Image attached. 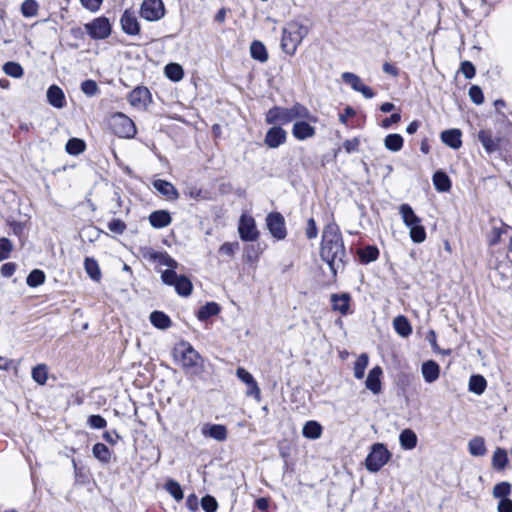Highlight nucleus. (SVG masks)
Returning a JSON list of instances; mask_svg holds the SVG:
<instances>
[{
  "instance_id": "7",
  "label": "nucleus",
  "mask_w": 512,
  "mask_h": 512,
  "mask_svg": "<svg viewBox=\"0 0 512 512\" xmlns=\"http://www.w3.org/2000/svg\"><path fill=\"white\" fill-rule=\"evenodd\" d=\"M110 127L113 133L120 138L131 139L137 133L135 123L121 112H117L112 115L110 119Z\"/></svg>"
},
{
  "instance_id": "47",
  "label": "nucleus",
  "mask_w": 512,
  "mask_h": 512,
  "mask_svg": "<svg viewBox=\"0 0 512 512\" xmlns=\"http://www.w3.org/2000/svg\"><path fill=\"white\" fill-rule=\"evenodd\" d=\"M44 281L45 273L40 269L32 270L26 278V283L29 287H38L39 285L43 284Z\"/></svg>"
},
{
  "instance_id": "16",
  "label": "nucleus",
  "mask_w": 512,
  "mask_h": 512,
  "mask_svg": "<svg viewBox=\"0 0 512 512\" xmlns=\"http://www.w3.org/2000/svg\"><path fill=\"white\" fill-rule=\"evenodd\" d=\"M153 187L168 200H177L179 198V192L175 186L166 180L157 179L152 183Z\"/></svg>"
},
{
  "instance_id": "63",
  "label": "nucleus",
  "mask_w": 512,
  "mask_h": 512,
  "mask_svg": "<svg viewBox=\"0 0 512 512\" xmlns=\"http://www.w3.org/2000/svg\"><path fill=\"white\" fill-rule=\"evenodd\" d=\"M360 141L358 138L348 139L343 143V147L347 153L356 152L358 150Z\"/></svg>"
},
{
  "instance_id": "62",
  "label": "nucleus",
  "mask_w": 512,
  "mask_h": 512,
  "mask_svg": "<svg viewBox=\"0 0 512 512\" xmlns=\"http://www.w3.org/2000/svg\"><path fill=\"white\" fill-rule=\"evenodd\" d=\"M318 235V228L313 218H309L306 227V236L308 239H314Z\"/></svg>"
},
{
  "instance_id": "28",
  "label": "nucleus",
  "mask_w": 512,
  "mask_h": 512,
  "mask_svg": "<svg viewBox=\"0 0 512 512\" xmlns=\"http://www.w3.org/2000/svg\"><path fill=\"white\" fill-rule=\"evenodd\" d=\"M399 442L403 449L411 450L417 446L418 438L411 429H404L399 435Z\"/></svg>"
},
{
  "instance_id": "3",
  "label": "nucleus",
  "mask_w": 512,
  "mask_h": 512,
  "mask_svg": "<svg viewBox=\"0 0 512 512\" xmlns=\"http://www.w3.org/2000/svg\"><path fill=\"white\" fill-rule=\"evenodd\" d=\"M309 117V110L301 105L295 104L291 108L273 107L266 113V122L268 124H288L295 119H304Z\"/></svg>"
},
{
  "instance_id": "40",
  "label": "nucleus",
  "mask_w": 512,
  "mask_h": 512,
  "mask_svg": "<svg viewBox=\"0 0 512 512\" xmlns=\"http://www.w3.org/2000/svg\"><path fill=\"white\" fill-rule=\"evenodd\" d=\"M86 149V143L80 138H71L65 145V150L70 155H79Z\"/></svg>"
},
{
  "instance_id": "42",
  "label": "nucleus",
  "mask_w": 512,
  "mask_h": 512,
  "mask_svg": "<svg viewBox=\"0 0 512 512\" xmlns=\"http://www.w3.org/2000/svg\"><path fill=\"white\" fill-rule=\"evenodd\" d=\"M84 268L91 279L95 281H98L100 279V268L98 262L94 258L86 257L84 261Z\"/></svg>"
},
{
  "instance_id": "29",
  "label": "nucleus",
  "mask_w": 512,
  "mask_h": 512,
  "mask_svg": "<svg viewBox=\"0 0 512 512\" xmlns=\"http://www.w3.org/2000/svg\"><path fill=\"white\" fill-rule=\"evenodd\" d=\"M393 327L394 330L403 338L410 336L412 333V326L408 319L403 315H399L394 318Z\"/></svg>"
},
{
  "instance_id": "59",
  "label": "nucleus",
  "mask_w": 512,
  "mask_h": 512,
  "mask_svg": "<svg viewBox=\"0 0 512 512\" xmlns=\"http://www.w3.org/2000/svg\"><path fill=\"white\" fill-rule=\"evenodd\" d=\"M126 224L124 221H122L121 219H112L109 223H108V229L113 232V233H116L118 235H121L124 233V231L126 230Z\"/></svg>"
},
{
  "instance_id": "26",
  "label": "nucleus",
  "mask_w": 512,
  "mask_h": 512,
  "mask_svg": "<svg viewBox=\"0 0 512 512\" xmlns=\"http://www.w3.org/2000/svg\"><path fill=\"white\" fill-rule=\"evenodd\" d=\"M399 213L404 224L408 228L421 223V219L415 214L414 210L409 204H402L399 208Z\"/></svg>"
},
{
  "instance_id": "11",
  "label": "nucleus",
  "mask_w": 512,
  "mask_h": 512,
  "mask_svg": "<svg viewBox=\"0 0 512 512\" xmlns=\"http://www.w3.org/2000/svg\"><path fill=\"white\" fill-rule=\"evenodd\" d=\"M267 227L272 236L278 240H282L286 237L285 220L281 213L272 212L269 213L267 218Z\"/></svg>"
},
{
  "instance_id": "35",
  "label": "nucleus",
  "mask_w": 512,
  "mask_h": 512,
  "mask_svg": "<svg viewBox=\"0 0 512 512\" xmlns=\"http://www.w3.org/2000/svg\"><path fill=\"white\" fill-rule=\"evenodd\" d=\"M93 456L103 464H108L111 460V451L103 443H96L92 448Z\"/></svg>"
},
{
  "instance_id": "25",
  "label": "nucleus",
  "mask_w": 512,
  "mask_h": 512,
  "mask_svg": "<svg viewBox=\"0 0 512 512\" xmlns=\"http://www.w3.org/2000/svg\"><path fill=\"white\" fill-rule=\"evenodd\" d=\"M149 320L155 328L160 330H166L172 326L170 317L162 311H153L149 316Z\"/></svg>"
},
{
  "instance_id": "21",
  "label": "nucleus",
  "mask_w": 512,
  "mask_h": 512,
  "mask_svg": "<svg viewBox=\"0 0 512 512\" xmlns=\"http://www.w3.org/2000/svg\"><path fill=\"white\" fill-rule=\"evenodd\" d=\"M292 134L297 140L303 141L315 135V128L306 121H296L292 128Z\"/></svg>"
},
{
  "instance_id": "50",
  "label": "nucleus",
  "mask_w": 512,
  "mask_h": 512,
  "mask_svg": "<svg viewBox=\"0 0 512 512\" xmlns=\"http://www.w3.org/2000/svg\"><path fill=\"white\" fill-rule=\"evenodd\" d=\"M342 80L346 84L350 85L351 88L356 92H358L360 87H362V85L364 84L361 78L352 72H344L342 74Z\"/></svg>"
},
{
  "instance_id": "57",
  "label": "nucleus",
  "mask_w": 512,
  "mask_h": 512,
  "mask_svg": "<svg viewBox=\"0 0 512 512\" xmlns=\"http://www.w3.org/2000/svg\"><path fill=\"white\" fill-rule=\"evenodd\" d=\"M87 424L93 429H103L107 426V421L101 415H90Z\"/></svg>"
},
{
  "instance_id": "23",
  "label": "nucleus",
  "mask_w": 512,
  "mask_h": 512,
  "mask_svg": "<svg viewBox=\"0 0 512 512\" xmlns=\"http://www.w3.org/2000/svg\"><path fill=\"white\" fill-rule=\"evenodd\" d=\"M462 132L459 129H448L441 133V140L452 149H459L462 145Z\"/></svg>"
},
{
  "instance_id": "18",
  "label": "nucleus",
  "mask_w": 512,
  "mask_h": 512,
  "mask_svg": "<svg viewBox=\"0 0 512 512\" xmlns=\"http://www.w3.org/2000/svg\"><path fill=\"white\" fill-rule=\"evenodd\" d=\"M203 436L215 439L217 441H225L227 439V429L221 424H206L201 430Z\"/></svg>"
},
{
  "instance_id": "56",
  "label": "nucleus",
  "mask_w": 512,
  "mask_h": 512,
  "mask_svg": "<svg viewBox=\"0 0 512 512\" xmlns=\"http://www.w3.org/2000/svg\"><path fill=\"white\" fill-rule=\"evenodd\" d=\"M13 246L8 238H0V261L9 258Z\"/></svg>"
},
{
  "instance_id": "45",
  "label": "nucleus",
  "mask_w": 512,
  "mask_h": 512,
  "mask_svg": "<svg viewBox=\"0 0 512 512\" xmlns=\"http://www.w3.org/2000/svg\"><path fill=\"white\" fill-rule=\"evenodd\" d=\"M32 378L39 385H44L48 378V370L45 364H38L32 369Z\"/></svg>"
},
{
  "instance_id": "61",
  "label": "nucleus",
  "mask_w": 512,
  "mask_h": 512,
  "mask_svg": "<svg viewBox=\"0 0 512 512\" xmlns=\"http://www.w3.org/2000/svg\"><path fill=\"white\" fill-rule=\"evenodd\" d=\"M236 375L246 385L251 384L252 382L255 381L253 375L242 367L237 368Z\"/></svg>"
},
{
  "instance_id": "54",
  "label": "nucleus",
  "mask_w": 512,
  "mask_h": 512,
  "mask_svg": "<svg viewBox=\"0 0 512 512\" xmlns=\"http://www.w3.org/2000/svg\"><path fill=\"white\" fill-rule=\"evenodd\" d=\"M201 506L205 512H216L218 509L217 500L211 495H205L201 499Z\"/></svg>"
},
{
  "instance_id": "64",
  "label": "nucleus",
  "mask_w": 512,
  "mask_h": 512,
  "mask_svg": "<svg viewBox=\"0 0 512 512\" xmlns=\"http://www.w3.org/2000/svg\"><path fill=\"white\" fill-rule=\"evenodd\" d=\"M498 512H512V500L501 499L497 505Z\"/></svg>"
},
{
  "instance_id": "41",
  "label": "nucleus",
  "mask_w": 512,
  "mask_h": 512,
  "mask_svg": "<svg viewBox=\"0 0 512 512\" xmlns=\"http://www.w3.org/2000/svg\"><path fill=\"white\" fill-rule=\"evenodd\" d=\"M165 75L168 79L177 82L184 76V71L181 65L177 63H169L165 66Z\"/></svg>"
},
{
  "instance_id": "39",
  "label": "nucleus",
  "mask_w": 512,
  "mask_h": 512,
  "mask_svg": "<svg viewBox=\"0 0 512 512\" xmlns=\"http://www.w3.org/2000/svg\"><path fill=\"white\" fill-rule=\"evenodd\" d=\"M486 386V379L482 375H472L469 379V390L477 395L484 393Z\"/></svg>"
},
{
  "instance_id": "55",
  "label": "nucleus",
  "mask_w": 512,
  "mask_h": 512,
  "mask_svg": "<svg viewBox=\"0 0 512 512\" xmlns=\"http://www.w3.org/2000/svg\"><path fill=\"white\" fill-rule=\"evenodd\" d=\"M469 97L473 103L480 105L484 102V95L482 89L478 85H472L469 88Z\"/></svg>"
},
{
  "instance_id": "38",
  "label": "nucleus",
  "mask_w": 512,
  "mask_h": 512,
  "mask_svg": "<svg viewBox=\"0 0 512 512\" xmlns=\"http://www.w3.org/2000/svg\"><path fill=\"white\" fill-rule=\"evenodd\" d=\"M508 463V456L505 449L498 447L492 457V466L495 470H503Z\"/></svg>"
},
{
  "instance_id": "32",
  "label": "nucleus",
  "mask_w": 512,
  "mask_h": 512,
  "mask_svg": "<svg viewBox=\"0 0 512 512\" xmlns=\"http://www.w3.org/2000/svg\"><path fill=\"white\" fill-rule=\"evenodd\" d=\"M150 259L158 262L160 265L167 266L168 269H172L174 271L178 266L177 261L173 259L167 252H152Z\"/></svg>"
},
{
  "instance_id": "14",
  "label": "nucleus",
  "mask_w": 512,
  "mask_h": 512,
  "mask_svg": "<svg viewBox=\"0 0 512 512\" xmlns=\"http://www.w3.org/2000/svg\"><path fill=\"white\" fill-rule=\"evenodd\" d=\"M286 137L287 133L283 128L280 126H274L267 131L264 143L269 148L274 149L283 144L286 141Z\"/></svg>"
},
{
  "instance_id": "46",
  "label": "nucleus",
  "mask_w": 512,
  "mask_h": 512,
  "mask_svg": "<svg viewBox=\"0 0 512 512\" xmlns=\"http://www.w3.org/2000/svg\"><path fill=\"white\" fill-rule=\"evenodd\" d=\"M165 489L176 501H181L184 497L180 484L173 479L166 482Z\"/></svg>"
},
{
  "instance_id": "8",
  "label": "nucleus",
  "mask_w": 512,
  "mask_h": 512,
  "mask_svg": "<svg viewBox=\"0 0 512 512\" xmlns=\"http://www.w3.org/2000/svg\"><path fill=\"white\" fill-rule=\"evenodd\" d=\"M86 32L94 40H104L111 34L112 27L108 18L97 17L84 25Z\"/></svg>"
},
{
  "instance_id": "2",
  "label": "nucleus",
  "mask_w": 512,
  "mask_h": 512,
  "mask_svg": "<svg viewBox=\"0 0 512 512\" xmlns=\"http://www.w3.org/2000/svg\"><path fill=\"white\" fill-rule=\"evenodd\" d=\"M308 35V28L298 21H290L283 28L281 48L292 56L295 54L297 47L302 43L303 39Z\"/></svg>"
},
{
  "instance_id": "15",
  "label": "nucleus",
  "mask_w": 512,
  "mask_h": 512,
  "mask_svg": "<svg viewBox=\"0 0 512 512\" xmlns=\"http://www.w3.org/2000/svg\"><path fill=\"white\" fill-rule=\"evenodd\" d=\"M478 140L488 154L496 152L500 147L499 138L494 137L489 130L479 131Z\"/></svg>"
},
{
  "instance_id": "20",
  "label": "nucleus",
  "mask_w": 512,
  "mask_h": 512,
  "mask_svg": "<svg viewBox=\"0 0 512 512\" xmlns=\"http://www.w3.org/2000/svg\"><path fill=\"white\" fill-rule=\"evenodd\" d=\"M351 296L349 293L332 294L331 303L334 311L340 312L342 315H347L350 310Z\"/></svg>"
},
{
  "instance_id": "36",
  "label": "nucleus",
  "mask_w": 512,
  "mask_h": 512,
  "mask_svg": "<svg viewBox=\"0 0 512 512\" xmlns=\"http://www.w3.org/2000/svg\"><path fill=\"white\" fill-rule=\"evenodd\" d=\"M468 449L470 454L476 457L484 456L487 452L485 441L480 436H476L469 441Z\"/></svg>"
},
{
  "instance_id": "9",
  "label": "nucleus",
  "mask_w": 512,
  "mask_h": 512,
  "mask_svg": "<svg viewBox=\"0 0 512 512\" xmlns=\"http://www.w3.org/2000/svg\"><path fill=\"white\" fill-rule=\"evenodd\" d=\"M165 15L162 0H143L140 7V16L147 21H158Z\"/></svg>"
},
{
  "instance_id": "31",
  "label": "nucleus",
  "mask_w": 512,
  "mask_h": 512,
  "mask_svg": "<svg viewBox=\"0 0 512 512\" xmlns=\"http://www.w3.org/2000/svg\"><path fill=\"white\" fill-rule=\"evenodd\" d=\"M250 54L253 59L258 60L261 63H264L268 60L267 49L261 41L254 40L251 43Z\"/></svg>"
},
{
  "instance_id": "52",
  "label": "nucleus",
  "mask_w": 512,
  "mask_h": 512,
  "mask_svg": "<svg viewBox=\"0 0 512 512\" xmlns=\"http://www.w3.org/2000/svg\"><path fill=\"white\" fill-rule=\"evenodd\" d=\"M81 91L88 97H92L99 93V87L96 81L87 79L81 83Z\"/></svg>"
},
{
  "instance_id": "53",
  "label": "nucleus",
  "mask_w": 512,
  "mask_h": 512,
  "mask_svg": "<svg viewBox=\"0 0 512 512\" xmlns=\"http://www.w3.org/2000/svg\"><path fill=\"white\" fill-rule=\"evenodd\" d=\"M508 226L502 224L500 227L494 226L491 231V236L489 238V245L495 246L501 241V237L506 233Z\"/></svg>"
},
{
  "instance_id": "5",
  "label": "nucleus",
  "mask_w": 512,
  "mask_h": 512,
  "mask_svg": "<svg viewBox=\"0 0 512 512\" xmlns=\"http://www.w3.org/2000/svg\"><path fill=\"white\" fill-rule=\"evenodd\" d=\"M391 457V452L383 443H374L365 459V467L369 472H378Z\"/></svg>"
},
{
  "instance_id": "4",
  "label": "nucleus",
  "mask_w": 512,
  "mask_h": 512,
  "mask_svg": "<svg viewBox=\"0 0 512 512\" xmlns=\"http://www.w3.org/2000/svg\"><path fill=\"white\" fill-rule=\"evenodd\" d=\"M177 351L181 355L180 360L186 373L199 375L203 372V359L190 343H180Z\"/></svg>"
},
{
  "instance_id": "30",
  "label": "nucleus",
  "mask_w": 512,
  "mask_h": 512,
  "mask_svg": "<svg viewBox=\"0 0 512 512\" xmlns=\"http://www.w3.org/2000/svg\"><path fill=\"white\" fill-rule=\"evenodd\" d=\"M322 426L320 423L314 420L307 421L302 429V434L305 438L308 439H318L322 435Z\"/></svg>"
},
{
  "instance_id": "19",
  "label": "nucleus",
  "mask_w": 512,
  "mask_h": 512,
  "mask_svg": "<svg viewBox=\"0 0 512 512\" xmlns=\"http://www.w3.org/2000/svg\"><path fill=\"white\" fill-rule=\"evenodd\" d=\"M421 373L426 383L435 382L440 375V366L434 360H428L422 363Z\"/></svg>"
},
{
  "instance_id": "60",
  "label": "nucleus",
  "mask_w": 512,
  "mask_h": 512,
  "mask_svg": "<svg viewBox=\"0 0 512 512\" xmlns=\"http://www.w3.org/2000/svg\"><path fill=\"white\" fill-rule=\"evenodd\" d=\"M460 70L466 79H472L476 73L475 66L470 61H463Z\"/></svg>"
},
{
  "instance_id": "13",
  "label": "nucleus",
  "mask_w": 512,
  "mask_h": 512,
  "mask_svg": "<svg viewBox=\"0 0 512 512\" xmlns=\"http://www.w3.org/2000/svg\"><path fill=\"white\" fill-rule=\"evenodd\" d=\"M120 24L122 30L128 35H138L140 32V24L134 12L126 9L121 16Z\"/></svg>"
},
{
  "instance_id": "1",
  "label": "nucleus",
  "mask_w": 512,
  "mask_h": 512,
  "mask_svg": "<svg viewBox=\"0 0 512 512\" xmlns=\"http://www.w3.org/2000/svg\"><path fill=\"white\" fill-rule=\"evenodd\" d=\"M320 257L328 264L334 276H336L338 270L344 269L346 263V249L339 226L336 223H329L324 227Z\"/></svg>"
},
{
  "instance_id": "17",
  "label": "nucleus",
  "mask_w": 512,
  "mask_h": 512,
  "mask_svg": "<svg viewBox=\"0 0 512 512\" xmlns=\"http://www.w3.org/2000/svg\"><path fill=\"white\" fill-rule=\"evenodd\" d=\"M382 368L380 366L373 367L366 378L365 386L373 394H379L381 392V376Z\"/></svg>"
},
{
  "instance_id": "6",
  "label": "nucleus",
  "mask_w": 512,
  "mask_h": 512,
  "mask_svg": "<svg viewBox=\"0 0 512 512\" xmlns=\"http://www.w3.org/2000/svg\"><path fill=\"white\" fill-rule=\"evenodd\" d=\"M161 280L165 285L173 286L179 296L187 297L192 293L193 284L185 275H178L172 269H166L161 273Z\"/></svg>"
},
{
  "instance_id": "48",
  "label": "nucleus",
  "mask_w": 512,
  "mask_h": 512,
  "mask_svg": "<svg viewBox=\"0 0 512 512\" xmlns=\"http://www.w3.org/2000/svg\"><path fill=\"white\" fill-rule=\"evenodd\" d=\"M511 493V484L509 482H500L493 488L492 494L494 498L509 499L507 496Z\"/></svg>"
},
{
  "instance_id": "49",
  "label": "nucleus",
  "mask_w": 512,
  "mask_h": 512,
  "mask_svg": "<svg viewBox=\"0 0 512 512\" xmlns=\"http://www.w3.org/2000/svg\"><path fill=\"white\" fill-rule=\"evenodd\" d=\"M409 230H410L409 234H410L411 240L414 243H422L425 241L426 230L421 223L410 227Z\"/></svg>"
},
{
  "instance_id": "58",
  "label": "nucleus",
  "mask_w": 512,
  "mask_h": 512,
  "mask_svg": "<svg viewBox=\"0 0 512 512\" xmlns=\"http://www.w3.org/2000/svg\"><path fill=\"white\" fill-rule=\"evenodd\" d=\"M239 249L238 242H225L220 246L219 252L228 257H233L235 252Z\"/></svg>"
},
{
  "instance_id": "44",
  "label": "nucleus",
  "mask_w": 512,
  "mask_h": 512,
  "mask_svg": "<svg viewBox=\"0 0 512 512\" xmlns=\"http://www.w3.org/2000/svg\"><path fill=\"white\" fill-rule=\"evenodd\" d=\"M3 71L6 75L13 78H21L24 75L22 66L14 61H8L3 65Z\"/></svg>"
},
{
  "instance_id": "24",
  "label": "nucleus",
  "mask_w": 512,
  "mask_h": 512,
  "mask_svg": "<svg viewBox=\"0 0 512 512\" xmlns=\"http://www.w3.org/2000/svg\"><path fill=\"white\" fill-rule=\"evenodd\" d=\"M47 101L55 108H63L66 103L63 90L57 85H51L47 90Z\"/></svg>"
},
{
  "instance_id": "51",
  "label": "nucleus",
  "mask_w": 512,
  "mask_h": 512,
  "mask_svg": "<svg viewBox=\"0 0 512 512\" xmlns=\"http://www.w3.org/2000/svg\"><path fill=\"white\" fill-rule=\"evenodd\" d=\"M38 3L35 0H25L21 5V13L24 17L30 18L37 15Z\"/></svg>"
},
{
  "instance_id": "34",
  "label": "nucleus",
  "mask_w": 512,
  "mask_h": 512,
  "mask_svg": "<svg viewBox=\"0 0 512 512\" xmlns=\"http://www.w3.org/2000/svg\"><path fill=\"white\" fill-rule=\"evenodd\" d=\"M403 143V137L397 133L388 134L384 139L385 148L392 152L400 151L403 147Z\"/></svg>"
},
{
  "instance_id": "27",
  "label": "nucleus",
  "mask_w": 512,
  "mask_h": 512,
  "mask_svg": "<svg viewBox=\"0 0 512 512\" xmlns=\"http://www.w3.org/2000/svg\"><path fill=\"white\" fill-rule=\"evenodd\" d=\"M433 185L439 192H448L451 189V180L446 172L438 170L432 177Z\"/></svg>"
},
{
  "instance_id": "33",
  "label": "nucleus",
  "mask_w": 512,
  "mask_h": 512,
  "mask_svg": "<svg viewBox=\"0 0 512 512\" xmlns=\"http://www.w3.org/2000/svg\"><path fill=\"white\" fill-rule=\"evenodd\" d=\"M220 306L216 302H207L205 305L200 307L197 312V317L200 321H205L212 316L219 314Z\"/></svg>"
},
{
  "instance_id": "22",
  "label": "nucleus",
  "mask_w": 512,
  "mask_h": 512,
  "mask_svg": "<svg viewBox=\"0 0 512 512\" xmlns=\"http://www.w3.org/2000/svg\"><path fill=\"white\" fill-rule=\"evenodd\" d=\"M149 222L153 228L162 229L171 224L172 217L166 210H156L149 215Z\"/></svg>"
},
{
  "instance_id": "37",
  "label": "nucleus",
  "mask_w": 512,
  "mask_h": 512,
  "mask_svg": "<svg viewBox=\"0 0 512 512\" xmlns=\"http://www.w3.org/2000/svg\"><path fill=\"white\" fill-rule=\"evenodd\" d=\"M358 256L361 263L368 264L377 260L379 256V250L374 245L366 246L358 250Z\"/></svg>"
},
{
  "instance_id": "10",
  "label": "nucleus",
  "mask_w": 512,
  "mask_h": 512,
  "mask_svg": "<svg viewBox=\"0 0 512 512\" xmlns=\"http://www.w3.org/2000/svg\"><path fill=\"white\" fill-rule=\"evenodd\" d=\"M238 233L242 241H256L259 237V232L254 218L248 215H242L239 220Z\"/></svg>"
},
{
  "instance_id": "43",
  "label": "nucleus",
  "mask_w": 512,
  "mask_h": 512,
  "mask_svg": "<svg viewBox=\"0 0 512 512\" xmlns=\"http://www.w3.org/2000/svg\"><path fill=\"white\" fill-rule=\"evenodd\" d=\"M369 363V357L366 353H362L354 363V376L357 379H362L365 374V370Z\"/></svg>"
},
{
  "instance_id": "12",
  "label": "nucleus",
  "mask_w": 512,
  "mask_h": 512,
  "mask_svg": "<svg viewBox=\"0 0 512 512\" xmlns=\"http://www.w3.org/2000/svg\"><path fill=\"white\" fill-rule=\"evenodd\" d=\"M128 101L133 107L146 108L147 105L151 102L150 91L147 87L137 86L130 92Z\"/></svg>"
}]
</instances>
